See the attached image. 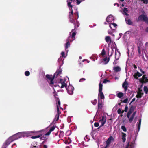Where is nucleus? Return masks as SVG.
Returning <instances> with one entry per match:
<instances>
[{
  "instance_id": "21",
  "label": "nucleus",
  "mask_w": 148,
  "mask_h": 148,
  "mask_svg": "<svg viewBox=\"0 0 148 148\" xmlns=\"http://www.w3.org/2000/svg\"><path fill=\"white\" fill-rule=\"evenodd\" d=\"M122 139L123 142H125L126 141V134L123 132H122Z\"/></svg>"
},
{
  "instance_id": "47",
  "label": "nucleus",
  "mask_w": 148,
  "mask_h": 148,
  "mask_svg": "<svg viewBox=\"0 0 148 148\" xmlns=\"http://www.w3.org/2000/svg\"><path fill=\"white\" fill-rule=\"evenodd\" d=\"M117 113L118 114H120L121 113V109L119 108L118 110Z\"/></svg>"
},
{
  "instance_id": "39",
  "label": "nucleus",
  "mask_w": 148,
  "mask_h": 148,
  "mask_svg": "<svg viewBox=\"0 0 148 148\" xmlns=\"http://www.w3.org/2000/svg\"><path fill=\"white\" fill-rule=\"evenodd\" d=\"M30 72L28 71H26L25 73V75L27 76H29L30 75Z\"/></svg>"
},
{
  "instance_id": "63",
  "label": "nucleus",
  "mask_w": 148,
  "mask_h": 148,
  "mask_svg": "<svg viewBox=\"0 0 148 148\" xmlns=\"http://www.w3.org/2000/svg\"><path fill=\"white\" fill-rule=\"evenodd\" d=\"M138 92H141L142 91V90H141L140 88H138Z\"/></svg>"
},
{
  "instance_id": "16",
  "label": "nucleus",
  "mask_w": 148,
  "mask_h": 148,
  "mask_svg": "<svg viewBox=\"0 0 148 148\" xmlns=\"http://www.w3.org/2000/svg\"><path fill=\"white\" fill-rule=\"evenodd\" d=\"M126 23L130 25H132L133 24V22L131 20L129 19L128 17H126L125 19Z\"/></svg>"
},
{
  "instance_id": "33",
  "label": "nucleus",
  "mask_w": 148,
  "mask_h": 148,
  "mask_svg": "<svg viewBox=\"0 0 148 148\" xmlns=\"http://www.w3.org/2000/svg\"><path fill=\"white\" fill-rule=\"evenodd\" d=\"M121 103H127L128 101V98H127L124 99L123 101L122 100H121Z\"/></svg>"
},
{
  "instance_id": "34",
  "label": "nucleus",
  "mask_w": 148,
  "mask_h": 148,
  "mask_svg": "<svg viewBox=\"0 0 148 148\" xmlns=\"http://www.w3.org/2000/svg\"><path fill=\"white\" fill-rule=\"evenodd\" d=\"M132 112L129 111L127 114V116L128 118H129L130 116L132 113Z\"/></svg>"
},
{
  "instance_id": "43",
  "label": "nucleus",
  "mask_w": 148,
  "mask_h": 148,
  "mask_svg": "<svg viewBox=\"0 0 148 148\" xmlns=\"http://www.w3.org/2000/svg\"><path fill=\"white\" fill-rule=\"evenodd\" d=\"M128 9L126 8H124L123 10V11L124 13L128 12Z\"/></svg>"
},
{
  "instance_id": "23",
  "label": "nucleus",
  "mask_w": 148,
  "mask_h": 148,
  "mask_svg": "<svg viewBox=\"0 0 148 148\" xmlns=\"http://www.w3.org/2000/svg\"><path fill=\"white\" fill-rule=\"evenodd\" d=\"M9 140L11 142H12L13 141L16 140L14 137V135L10 137L9 138H8Z\"/></svg>"
},
{
  "instance_id": "53",
  "label": "nucleus",
  "mask_w": 148,
  "mask_h": 148,
  "mask_svg": "<svg viewBox=\"0 0 148 148\" xmlns=\"http://www.w3.org/2000/svg\"><path fill=\"white\" fill-rule=\"evenodd\" d=\"M136 111H135L132 114V116H133L134 117L135 116V115L136 113Z\"/></svg>"
},
{
  "instance_id": "30",
  "label": "nucleus",
  "mask_w": 148,
  "mask_h": 148,
  "mask_svg": "<svg viewBox=\"0 0 148 148\" xmlns=\"http://www.w3.org/2000/svg\"><path fill=\"white\" fill-rule=\"evenodd\" d=\"M99 122H101V125H100L99 127V128H100L104 125V124L106 122V120H105L104 121H99Z\"/></svg>"
},
{
  "instance_id": "15",
  "label": "nucleus",
  "mask_w": 148,
  "mask_h": 148,
  "mask_svg": "<svg viewBox=\"0 0 148 148\" xmlns=\"http://www.w3.org/2000/svg\"><path fill=\"white\" fill-rule=\"evenodd\" d=\"M56 127L54 126H53L51 128L49 131L46 133L45 135V136H48L50 135L51 132L53 131L55 129Z\"/></svg>"
},
{
  "instance_id": "5",
  "label": "nucleus",
  "mask_w": 148,
  "mask_h": 148,
  "mask_svg": "<svg viewBox=\"0 0 148 148\" xmlns=\"http://www.w3.org/2000/svg\"><path fill=\"white\" fill-rule=\"evenodd\" d=\"M138 69L142 73V74L140 73L138 71H137L136 73H135L133 75V77L137 79H138V77H141L143 74H144L145 73V72L143 71L142 69L138 67Z\"/></svg>"
},
{
  "instance_id": "41",
  "label": "nucleus",
  "mask_w": 148,
  "mask_h": 148,
  "mask_svg": "<svg viewBox=\"0 0 148 148\" xmlns=\"http://www.w3.org/2000/svg\"><path fill=\"white\" fill-rule=\"evenodd\" d=\"M106 54V52H105V50L104 49H103L102 50V52H101V54L102 56H103L104 55Z\"/></svg>"
},
{
  "instance_id": "44",
  "label": "nucleus",
  "mask_w": 148,
  "mask_h": 148,
  "mask_svg": "<svg viewBox=\"0 0 148 148\" xmlns=\"http://www.w3.org/2000/svg\"><path fill=\"white\" fill-rule=\"evenodd\" d=\"M142 1H143V3L146 4L148 3V0H142Z\"/></svg>"
},
{
  "instance_id": "59",
  "label": "nucleus",
  "mask_w": 148,
  "mask_h": 148,
  "mask_svg": "<svg viewBox=\"0 0 148 148\" xmlns=\"http://www.w3.org/2000/svg\"><path fill=\"white\" fill-rule=\"evenodd\" d=\"M108 34H111L112 35V36H114V34H113V33L112 32H110L109 31H108Z\"/></svg>"
},
{
  "instance_id": "35",
  "label": "nucleus",
  "mask_w": 148,
  "mask_h": 148,
  "mask_svg": "<svg viewBox=\"0 0 148 148\" xmlns=\"http://www.w3.org/2000/svg\"><path fill=\"white\" fill-rule=\"evenodd\" d=\"M144 90L146 94H147L148 92L147 91V86H145L144 87Z\"/></svg>"
},
{
  "instance_id": "48",
  "label": "nucleus",
  "mask_w": 148,
  "mask_h": 148,
  "mask_svg": "<svg viewBox=\"0 0 148 148\" xmlns=\"http://www.w3.org/2000/svg\"><path fill=\"white\" fill-rule=\"evenodd\" d=\"M128 107L126 105L124 111L125 112H127V111Z\"/></svg>"
},
{
  "instance_id": "46",
  "label": "nucleus",
  "mask_w": 148,
  "mask_h": 148,
  "mask_svg": "<svg viewBox=\"0 0 148 148\" xmlns=\"http://www.w3.org/2000/svg\"><path fill=\"white\" fill-rule=\"evenodd\" d=\"M138 51L139 54H140L141 53V51L140 50V47L139 46L138 47Z\"/></svg>"
},
{
  "instance_id": "22",
  "label": "nucleus",
  "mask_w": 148,
  "mask_h": 148,
  "mask_svg": "<svg viewBox=\"0 0 148 148\" xmlns=\"http://www.w3.org/2000/svg\"><path fill=\"white\" fill-rule=\"evenodd\" d=\"M118 92V93L116 94L117 96L119 98H122L124 96V94L121 92Z\"/></svg>"
},
{
  "instance_id": "20",
  "label": "nucleus",
  "mask_w": 148,
  "mask_h": 148,
  "mask_svg": "<svg viewBox=\"0 0 148 148\" xmlns=\"http://www.w3.org/2000/svg\"><path fill=\"white\" fill-rule=\"evenodd\" d=\"M113 69L114 71L116 72H119L121 70V69L119 66L114 67Z\"/></svg>"
},
{
  "instance_id": "40",
  "label": "nucleus",
  "mask_w": 148,
  "mask_h": 148,
  "mask_svg": "<svg viewBox=\"0 0 148 148\" xmlns=\"http://www.w3.org/2000/svg\"><path fill=\"white\" fill-rule=\"evenodd\" d=\"M130 148H134V145L133 142H131L130 145Z\"/></svg>"
},
{
  "instance_id": "58",
  "label": "nucleus",
  "mask_w": 148,
  "mask_h": 148,
  "mask_svg": "<svg viewBox=\"0 0 148 148\" xmlns=\"http://www.w3.org/2000/svg\"><path fill=\"white\" fill-rule=\"evenodd\" d=\"M30 148H38L37 147H36V146H31Z\"/></svg>"
},
{
  "instance_id": "38",
  "label": "nucleus",
  "mask_w": 148,
  "mask_h": 148,
  "mask_svg": "<svg viewBox=\"0 0 148 148\" xmlns=\"http://www.w3.org/2000/svg\"><path fill=\"white\" fill-rule=\"evenodd\" d=\"M121 128L122 130L124 132H126L127 131L126 127L124 126H122L121 127Z\"/></svg>"
},
{
  "instance_id": "1",
  "label": "nucleus",
  "mask_w": 148,
  "mask_h": 148,
  "mask_svg": "<svg viewBox=\"0 0 148 148\" xmlns=\"http://www.w3.org/2000/svg\"><path fill=\"white\" fill-rule=\"evenodd\" d=\"M62 69H60L56 71V72L54 73L53 76L52 75L47 74L46 75V79L49 83L51 86L53 87H56L57 86V83L56 82L55 83L53 80L54 79H56L60 76V74L62 73Z\"/></svg>"
},
{
  "instance_id": "54",
  "label": "nucleus",
  "mask_w": 148,
  "mask_h": 148,
  "mask_svg": "<svg viewBox=\"0 0 148 148\" xmlns=\"http://www.w3.org/2000/svg\"><path fill=\"white\" fill-rule=\"evenodd\" d=\"M61 54L62 56V57H64V55H65V54L64 52H62L61 53Z\"/></svg>"
},
{
  "instance_id": "4",
  "label": "nucleus",
  "mask_w": 148,
  "mask_h": 148,
  "mask_svg": "<svg viewBox=\"0 0 148 148\" xmlns=\"http://www.w3.org/2000/svg\"><path fill=\"white\" fill-rule=\"evenodd\" d=\"M77 8L76 10L75 13H73V12H69V18H75L76 20L77 19L79 18V12L77 10Z\"/></svg>"
},
{
  "instance_id": "7",
  "label": "nucleus",
  "mask_w": 148,
  "mask_h": 148,
  "mask_svg": "<svg viewBox=\"0 0 148 148\" xmlns=\"http://www.w3.org/2000/svg\"><path fill=\"white\" fill-rule=\"evenodd\" d=\"M99 88L98 96H99L101 99H104L105 97L102 92L103 85L101 82H100L99 84Z\"/></svg>"
},
{
  "instance_id": "19",
  "label": "nucleus",
  "mask_w": 148,
  "mask_h": 148,
  "mask_svg": "<svg viewBox=\"0 0 148 148\" xmlns=\"http://www.w3.org/2000/svg\"><path fill=\"white\" fill-rule=\"evenodd\" d=\"M11 142L9 140L8 138L6 140L5 142L3 144V146L5 147L6 148V147L9 145Z\"/></svg>"
},
{
  "instance_id": "18",
  "label": "nucleus",
  "mask_w": 148,
  "mask_h": 148,
  "mask_svg": "<svg viewBox=\"0 0 148 148\" xmlns=\"http://www.w3.org/2000/svg\"><path fill=\"white\" fill-rule=\"evenodd\" d=\"M67 2H68L67 5L69 7V10L70 11L69 12H73L72 8L73 7V5L71 4V2L68 1V0H67Z\"/></svg>"
},
{
  "instance_id": "57",
  "label": "nucleus",
  "mask_w": 148,
  "mask_h": 148,
  "mask_svg": "<svg viewBox=\"0 0 148 148\" xmlns=\"http://www.w3.org/2000/svg\"><path fill=\"white\" fill-rule=\"evenodd\" d=\"M45 137H44V136L42 137H40V139L42 140H45V138H44Z\"/></svg>"
},
{
  "instance_id": "24",
  "label": "nucleus",
  "mask_w": 148,
  "mask_h": 148,
  "mask_svg": "<svg viewBox=\"0 0 148 148\" xmlns=\"http://www.w3.org/2000/svg\"><path fill=\"white\" fill-rule=\"evenodd\" d=\"M57 95L56 94V95H54V96L55 97V99H56V101H58V104L57 105H58V106H60V102L59 100V98L56 97V96H57Z\"/></svg>"
},
{
  "instance_id": "13",
  "label": "nucleus",
  "mask_w": 148,
  "mask_h": 148,
  "mask_svg": "<svg viewBox=\"0 0 148 148\" xmlns=\"http://www.w3.org/2000/svg\"><path fill=\"white\" fill-rule=\"evenodd\" d=\"M105 40L106 42L107 43L108 45L111 44L112 43V40L110 36H106L105 37Z\"/></svg>"
},
{
  "instance_id": "14",
  "label": "nucleus",
  "mask_w": 148,
  "mask_h": 148,
  "mask_svg": "<svg viewBox=\"0 0 148 148\" xmlns=\"http://www.w3.org/2000/svg\"><path fill=\"white\" fill-rule=\"evenodd\" d=\"M114 20L113 17L112 15H109L107 18L106 21L108 22H111L112 21Z\"/></svg>"
},
{
  "instance_id": "3",
  "label": "nucleus",
  "mask_w": 148,
  "mask_h": 148,
  "mask_svg": "<svg viewBox=\"0 0 148 148\" xmlns=\"http://www.w3.org/2000/svg\"><path fill=\"white\" fill-rule=\"evenodd\" d=\"M36 132L35 131L22 132L17 133L14 135V136L15 139L17 140L22 137L30 136L32 133H34Z\"/></svg>"
},
{
  "instance_id": "9",
  "label": "nucleus",
  "mask_w": 148,
  "mask_h": 148,
  "mask_svg": "<svg viewBox=\"0 0 148 148\" xmlns=\"http://www.w3.org/2000/svg\"><path fill=\"white\" fill-rule=\"evenodd\" d=\"M128 85V83L126 81V80L124 81L123 83V84L122 86V87L124 88L125 91H126L127 89V86Z\"/></svg>"
},
{
  "instance_id": "51",
  "label": "nucleus",
  "mask_w": 148,
  "mask_h": 148,
  "mask_svg": "<svg viewBox=\"0 0 148 148\" xmlns=\"http://www.w3.org/2000/svg\"><path fill=\"white\" fill-rule=\"evenodd\" d=\"M140 125H141V123H138V130H139L140 128Z\"/></svg>"
},
{
  "instance_id": "49",
  "label": "nucleus",
  "mask_w": 148,
  "mask_h": 148,
  "mask_svg": "<svg viewBox=\"0 0 148 148\" xmlns=\"http://www.w3.org/2000/svg\"><path fill=\"white\" fill-rule=\"evenodd\" d=\"M109 82V81L108 80L104 79L103 80V82L104 83H107V82Z\"/></svg>"
},
{
  "instance_id": "42",
  "label": "nucleus",
  "mask_w": 148,
  "mask_h": 148,
  "mask_svg": "<svg viewBox=\"0 0 148 148\" xmlns=\"http://www.w3.org/2000/svg\"><path fill=\"white\" fill-rule=\"evenodd\" d=\"M105 120L106 121V117H104V116H103L102 118V119H100L99 121H104Z\"/></svg>"
},
{
  "instance_id": "37",
  "label": "nucleus",
  "mask_w": 148,
  "mask_h": 148,
  "mask_svg": "<svg viewBox=\"0 0 148 148\" xmlns=\"http://www.w3.org/2000/svg\"><path fill=\"white\" fill-rule=\"evenodd\" d=\"M91 102L93 105H95L97 102V100L95 99L93 101H91Z\"/></svg>"
},
{
  "instance_id": "32",
  "label": "nucleus",
  "mask_w": 148,
  "mask_h": 148,
  "mask_svg": "<svg viewBox=\"0 0 148 148\" xmlns=\"http://www.w3.org/2000/svg\"><path fill=\"white\" fill-rule=\"evenodd\" d=\"M64 132L63 131H60V133L59 136L60 138H62L64 136Z\"/></svg>"
},
{
  "instance_id": "2",
  "label": "nucleus",
  "mask_w": 148,
  "mask_h": 148,
  "mask_svg": "<svg viewBox=\"0 0 148 148\" xmlns=\"http://www.w3.org/2000/svg\"><path fill=\"white\" fill-rule=\"evenodd\" d=\"M66 80H63L61 79H60L59 83L61 84L60 87L61 88H63L64 87H65L68 93L70 95H72L73 93V91L74 90V88L71 85H69L67 87V84L65 83Z\"/></svg>"
},
{
  "instance_id": "29",
  "label": "nucleus",
  "mask_w": 148,
  "mask_h": 148,
  "mask_svg": "<svg viewBox=\"0 0 148 148\" xmlns=\"http://www.w3.org/2000/svg\"><path fill=\"white\" fill-rule=\"evenodd\" d=\"M142 96L141 92H138L137 95L136 96V97L137 98H141Z\"/></svg>"
},
{
  "instance_id": "31",
  "label": "nucleus",
  "mask_w": 148,
  "mask_h": 148,
  "mask_svg": "<svg viewBox=\"0 0 148 148\" xmlns=\"http://www.w3.org/2000/svg\"><path fill=\"white\" fill-rule=\"evenodd\" d=\"M135 108L133 106H132L130 108L129 111L132 112L134 110Z\"/></svg>"
},
{
  "instance_id": "36",
  "label": "nucleus",
  "mask_w": 148,
  "mask_h": 148,
  "mask_svg": "<svg viewBox=\"0 0 148 148\" xmlns=\"http://www.w3.org/2000/svg\"><path fill=\"white\" fill-rule=\"evenodd\" d=\"M134 118V117L133 116H132V115L131 116V117L130 118L129 120V122L130 123H131L132 122V121H133V120Z\"/></svg>"
},
{
  "instance_id": "27",
  "label": "nucleus",
  "mask_w": 148,
  "mask_h": 148,
  "mask_svg": "<svg viewBox=\"0 0 148 148\" xmlns=\"http://www.w3.org/2000/svg\"><path fill=\"white\" fill-rule=\"evenodd\" d=\"M76 31L73 32L72 34L71 38L73 39V40L75 39V36L76 35Z\"/></svg>"
},
{
  "instance_id": "10",
  "label": "nucleus",
  "mask_w": 148,
  "mask_h": 148,
  "mask_svg": "<svg viewBox=\"0 0 148 148\" xmlns=\"http://www.w3.org/2000/svg\"><path fill=\"white\" fill-rule=\"evenodd\" d=\"M70 38L71 36H69L66 40L67 42L66 43V46H65V49L66 50L68 49V48L70 47Z\"/></svg>"
},
{
  "instance_id": "25",
  "label": "nucleus",
  "mask_w": 148,
  "mask_h": 148,
  "mask_svg": "<svg viewBox=\"0 0 148 148\" xmlns=\"http://www.w3.org/2000/svg\"><path fill=\"white\" fill-rule=\"evenodd\" d=\"M98 106L99 109H101L103 107V104L102 102H100L99 101L98 103Z\"/></svg>"
},
{
  "instance_id": "12",
  "label": "nucleus",
  "mask_w": 148,
  "mask_h": 148,
  "mask_svg": "<svg viewBox=\"0 0 148 148\" xmlns=\"http://www.w3.org/2000/svg\"><path fill=\"white\" fill-rule=\"evenodd\" d=\"M69 21L72 23L74 25V27L75 28L74 29H72V32H73V30H74L75 29V28H76V22L75 21V18H69Z\"/></svg>"
},
{
  "instance_id": "26",
  "label": "nucleus",
  "mask_w": 148,
  "mask_h": 148,
  "mask_svg": "<svg viewBox=\"0 0 148 148\" xmlns=\"http://www.w3.org/2000/svg\"><path fill=\"white\" fill-rule=\"evenodd\" d=\"M109 60H110V58H109V57H108V58H107V57H106V58H104L103 59V60L104 61V62H106L105 63L106 64L108 63V62L109 61Z\"/></svg>"
},
{
  "instance_id": "62",
  "label": "nucleus",
  "mask_w": 148,
  "mask_h": 148,
  "mask_svg": "<svg viewBox=\"0 0 148 148\" xmlns=\"http://www.w3.org/2000/svg\"><path fill=\"white\" fill-rule=\"evenodd\" d=\"M133 66L135 69H136L137 68L136 66L135 65V64H133Z\"/></svg>"
},
{
  "instance_id": "45",
  "label": "nucleus",
  "mask_w": 148,
  "mask_h": 148,
  "mask_svg": "<svg viewBox=\"0 0 148 148\" xmlns=\"http://www.w3.org/2000/svg\"><path fill=\"white\" fill-rule=\"evenodd\" d=\"M94 126L95 127H97L99 126V124L98 123V122H95L94 123Z\"/></svg>"
},
{
  "instance_id": "11",
  "label": "nucleus",
  "mask_w": 148,
  "mask_h": 148,
  "mask_svg": "<svg viewBox=\"0 0 148 148\" xmlns=\"http://www.w3.org/2000/svg\"><path fill=\"white\" fill-rule=\"evenodd\" d=\"M57 113L55 116V118H56V117H57V119L56 120V121H57L58 120L60 116V114L61 113L60 111L59 110L58 105H57Z\"/></svg>"
},
{
  "instance_id": "60",
  "label": "nucleus",
  "mask_w": 148,
  "mask_h": 148,
  "mask_svg": "<svg viewBox=\"0 0 148 148\" xmlns=\"http://www.w3.org/2000/svg\"><path fill=\"white\" fill-rule=\"evenodd\" d=\"M43 148H47V146L46 145H44L43 146Z\"/></svg>"
},
{
  "instance_id": "28",
  "label": "nucleus",
  "mask_w": 148,
  "mask_h": 148,
  "mask_svg": "<svg viewBox=\"0 0 148 148\" xmlns=\"http://www.w3.org/2000/svg\"><path fill=\"white\" fill-rule=\"evenodd\" d=\"M42 136V134H40L37 136H32L31 137V138L32 139H35L38 138H40Z\"/></svg>"
},
{
  "instance_id": "64",
  "label": "nucleus",
  "mask_w": 148,
  "mask_h": 148,
  "mask_svg": "<svg viewBox=\"0 0 148 148\" xmlns=\"http://www.w3.org/2000/svg\"><path fill=\"white\" fill-rule=\"evenodd\" d=\"M145 30L146 32H148V27L146 28Z\"/></svg>"
},
{
  "instance_id": "6",
  "label": "nucleus",
  "mask_w": 148,
  "mask_h": 148,
  "mask_svg": "<svg viewBox=\"0 0 148 148\" xmlns=\"http://www.w3.org/2000/svg\"><path fill=\"white\" fill-rule=\"evenodd\" d=\"M138 20L144 22L146 24H148V18L147 15L142 14L138 16Z\"/></svg>"
},
{
  "instance_id": "50",
  "label": "nucleus",
  "mask_w": 148,
  "mask_h": 148,
  "mask_svg": "<svg viewBox=\"0 0 148 148\" xmlns=\"http://www.w3.org/2000/svg\"><path fill=\"white\" fill-rule=\"evenodd\" d=\"M115 59H116V60H118L119 59V57H116V52H115Z\"/></svg>"
},
{
  "instance_id": "56",
  "label": "nucleus",
  "mask_w": 148,
  "mask_h": 148,
  "mask_svg": "<svg viewBox=\"0 0 148 148\" xmlns=\"http://www.w3.org/2000/svg\"><path fill=\"white\" fill-rule=\"evenodd\" d=\"M79 25V23H78L77 21L76 22V27L77 26V27H78Z\"/></svg>"
},
{
  "instance_id": "52",
  "label": "nucleus",
  "mask_w": 148,
  "mask_h": 148,
  "mask_svg": "<svg viewBox=\"0 0 148 148\" xmlns=\"http://www.w3.org/2000/svg\"><path fill=\"white\" fill-rule=\"evenodd\" d=\"M85 80H86L84 78H82L80 79L79 82H82L83 81H84Z\"/></svg>"
},
{
  "instance_id": "8",
  "label": "nucleus",
  "mask_w": 148,
  "mask_h": 148,
  "mask_svg": "<svg viewBox=\"0 0 148 148\" xmlns=\"http://www.w3.org/2000/svg\"><path fill=\"white\" fill-rule=\"evenodd\" d=\"M139 82L143 84L148 82V77L146 74H144L142 78L139 79Z\"/></svg>"
},
{
  "instance_id": "55",
  "label": "nucleus",
  "mask_w": 148,
  "mask_h": 148,
  "mask_svg": "<svg viewBox=\"0 0 148 148\" xmlns=\"http://www.w3.org/2000/svg\"><path fill=\"white\" fill-rule=\"evenodd\" d=\"M111 24H112L115 27H116L117 26V25L115 23H112Z\"/></svg>"
},
{
  "instance_id": "61",
  "label": "nucleus",
  "mask_w": 148,
  "mask_h": 148,
  "mask_svg": "<svg viewBox=\"0 0 148 148\" xmlns=\"http://www.w3.org/2000/svg\"><path fill=\"white\" fill-rule=\"evenodd\" d=\"M129 145V143L127 144V145L126 146V147H125V148H128Z\"/></svg>"
},
{
  "instance_id": "17",
  "label": "nucleus",
  "mask_w": 148,
  "mask_h": 148,
  "mask_svg": "<svg viewBox=\"0 0 148 148\" xmlns=\"http://www.w3.org/2000/svg\"><path fill=\"white\" fill-rule=\"evenodd\" d=\"M114 140V138L112 136H111L110 137L106 142L107 145H109L111 143V141H113Z\"/></svg>"
}]
</instances>
